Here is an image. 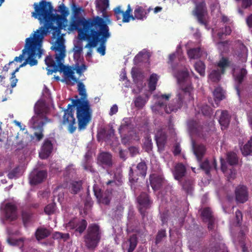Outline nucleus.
<instances>
[{
    "label": "nucleus",
    "mask_w": 252,
    "mask_h": 252,
    "mask_svg": "<svg viewBox=\"0 0 252 252\" xmlns=\"http://www.w3.org/2000/svg\"><path fill=\"white\" fill-rule=\"evenodd\" d=\"M176 77L181 89V92L177 94L176 97L167 106L165 101L169 100L171 95L162 94L158 97V100L155 103V107L159 109L163 108L167 114L176 112L183 106L187 108L188 104L192 102L194 99V89L189 72L186 70L179 71Z\"/></svg>",
    "instance_id": "1"
},
{
    "label": "nucleus",
    "mask_w": 252,
    "mask_h": 252,
    "mask_svg": "<svg viewBox=\"0 0 252 252\" xmlns=\"http://www.w3.org/2000/svg\"><path fill=\"white\" fill-rule=\"evenodd\" d=\"M33 6L34 11L32 12V16L41 22H44V25L32 34L41 42L42 43L49 29L60 32L61 29L65 27L64 22L66 20V17L54 14V8L50 2L42 0L38 3H34Z\"/></svg>",
    "instance_id": "2"
},
{
    "label": "nucleus",
    "mask_w": 252,
    "mask_h": 252,
    "mask_svg": "<svg viewBox=\"0 0 252 252\" xmlns=\"http://www.w3.org/2000/svg\"><path fill=\"white\" fill-rule=\"evenodd\" d=\"M77 90L80 98L75 95L76 99H71L73 105L76 107V117L78 121V128L79 130H84L91 121L92 109L89 101L87 99V94L85 85L77 79Z\"/></svg>",
    "instance_id": "3"
},
{
    "label": "nucleus",
    "mask_w": 252,
    "mask_h": 252,
    "mask_svg": "<svg viewBox=\"0 0 252 252\" xmlns=\"http://www.w3.org/2000/svg\"><path fill=\"white\" fill-rule=\"evenodd\" d=\"M106 21L98 16L86 19L83 17L73 18L70 27L72 30H77L80 38L86 40Z\"/></svg>",
    "instance_id": "4"
},
{
    "label": "nucleus",
    "mask_w": 252,
    "mask_h": 252,
    "mask_svg": "<svg viewBox=\"0 0 252 252\" xmlns=\"http://www.w3.org/2000/svg\"><path fill=\"white\" fill-rule=\"evenodd\" d=\"M24 48L22 50V53L19 57H16L14 60V62H22L24 59L25 55L27 54L28 57L25 62L20 65L19 67L25 66L27 64H29L31 66L36 65L37 61L35 58L37 56L38 58H41L43 54V50L41 49L42 42L39 41L33 36H31L26 38L25 41Z\"/></svg>",
    "instance_id": "5"
},
{
    "label": "nucleus",
    "mask_w": 252,
    "mask_h": 252,
    "mask_svg": "<svg viewBox=\"0 0 252 252\" xmlns=\"http://www.w3.org/2000/svg\"><path fill=\"white\" fill-rule=\"evenodd\" d=\"M34 115L30 120L31 127L35 131L33 133L37 141H40L44 137L43 126L48 123L52 122V120L46 116L45 104L42 100H38L34 107Z\"/></svg>",
    "instance_id": "6"
},
{
    "label": "nucleus",
    "mask_w": 252,
    "mask_h": 252,
    "mask_svg": "<svg viewBox=\"0 0 252 252\" xmlns=\"http://www.w3.org/2000/svg\"><path fill=\"white\" fill-rule=\"evenodd\" d=\"M110 35L109 28L106 22L86 39L88 43L85 45V48L95 47L99 43L100 45L97 49V52L101 55L104 56L105 54L106 43Z\"/></svg>",
    "instance_id": "7"
},
{
    "label": "nucleus",
    "mask_w": 252,
    "mask_h": 252,
    "mask_svg": "<svg viewBox=\"0 0 252 252\" xmlns=\"http://www.w3.org/2000/svg\"><path fill=\"white\" fill-rule=\"evenodd\" d=\"M132 9L129 4L126 11L121 9L120 6H118L114 9V15L117 20H122L123 23H128L130 20H144L147 17L149 10L144 8L142 6H136L134 9V15L132 13Z\"/></svg>",
    "instance_id": "8"
},
{
    "label": "nucleus",
    "mask_w": 252,
    "mask_h": 252,
    "mask_svg": "<svg viewBox=\"0 0 252 252\" xmlns=\"http://www.w3.org/2000/svg\"><path fill=\"white\" fill-rule=\"evenodd\" d=\"M55 45L53 49L58 52L55 55V59L57 63L56 65L58 66V71L63 72L64 76L70 79L73 81L74 82H77V79L74 76V72L73 70L69 66H66L63 65L61 61L63 59L65 56V49L64 44V39L62 37L58 38Z\"/></svg>",
    "instance_id": "9"
},
{
    "label": "nucleus",
    "mask_w": 252,
    "mask_h": 252,
    "mask_svg": "<svg viewBox=\"0 0 252 252\" xmlns=\"http://www.w3.org/2000/svg\"><path fill=\"white\" fill-rule=\"evenodd\" d=\"M101 238L99 226L96 223L90 224L84 236V242L87 248L94 250L98 245Z\"/></svg>",
    "instance_id": "10"
},
{
    "label": "nucleus",
    "mask_w": 252,
    "mask_h": 252,
    "mask_svg": "<svg viewBox=\"0 0 252 252\" xmlns=\"http://www.w3.org/2000/svg\"><path fill=\"white\" fill-rule=\"evenodd\" d=\"M73 107L75 106L72 104H68L67 109L64 110L62 121L63 125L67 126L68 130L71 133H73L77 128L76 119L74 117Z\"/></svg>",
    "instance_id": "11"
},
{
    "label": "nucleus",
    "mask_w": 252,
    "mask_h": 252,
    "mask_svg": "<svg viewBox=\"0 0 252 252\" xmlns=\"http://www.w3.org/2000/svg\"><path fill=\"white\" fill-rule=\"evenodd\" d=\"M222 239L220 235L216 231L211 233L210 247L205 252H228L225 250V245L221 242Z\"/></svg>",
    "instance_id": "12"
},
{
    "label": "nucleus",
    "mask_w": 252,
    "mask_h": 252,
    "mask_svg": "<svg viewBox=\"0 0 252 252\" xmlns=\"http://www.w3.org/2000/svg\"><path fill=\"white\" fill-rule=\"evenodd\" d=\"M188 127L192 133L200 137L205 139L209 135L210 129L208 126L201 125L196 121H189Z\"/></svg>",
    "instance_id": "13"
},
{
    "label": "nucleus",
    "mask_w": 252,
    "mask_h": 252,
    "mask_svg": "<svg viewBox=\"0 0 252 252\" xmlns=\"http://www.w3.org/2000/svg\"><path fill=\"white\" fill-rule=\"evenodd\" d=\"M147 170V164L144 161H142L138 163L134 171L131 167H130L128 173L129 182L131 183H134L137 181L139 176L145 177Z\"/></svg>",
    "instance_id": "14"
},
{
    "label": "nucleus",
    "mask_w": 252,
    "mask_h": 252,
    "mask_svg": "<svg viewBox=\"0 0 252 252\" xmlns=\"http://www.w3.org/2000/svg\"><path fill=\"white\" fill-rule=\"evenodd\" d=\"M221 170L224 173H227L228 165L235 166L238 164L239 158L237 154L234 152H228L226 153V160L221 158H220Z\"/></svg>",
    "instance_id": "15"
},
{
    "label": "nucleus",
    "mask_w": 252,
    "mask_h": 252,
    "mask_svg": "<svg viewBox=\"0 0 252 252\" xmlns=\"http://www.w3.org/2000/svg\"><path fill=\"white\" fill-rule=\"evenodd\" d=\"M192 12L200 24L206 25V22L204 16L207 12V7L204 0H202L196 4L195 7Z\"/></svg>",
    "instance_id": "16"
},
{
    "label": "nucleus",
    "mask_w": 252,
    "mask_h": 252,
    "mask_svg": "<svg viewBox=\"0 0 252 252\" xmlns=\"http://www.w3.org/2000/svg\"><path fill=\"white\" fill-rule=\"evenodd\" d=\"M138 202L140 205L139 211L142 219H144L146 215V210L149 208L152 203L149 199V196L145 192H142L137 198Z\"/></svg>",
    "instance_id": "17"
},
{
    "label": "nucleus",
    "mask_w": 252,
    "mask_h": 252,
    "mask_svg": "<svg viewBox=\"0 0 252 252\" xmlns=\"http://www.w3.org/2000/svg\"><path fill=\"white\" fill-rule=\"evenodd\" d=\"M17 206L12 202H8L5 204L4 211L5 220L13 221L17 220Z\"/></svg>",
    "instance_id": "18"
},
{
    "label": "nucleus",
    "mask_w": 252,
    "mask_h": 252,
    "mask_svg": "<svg viewBox=\"0 0 252 252\" xmlns=\"http://www.w3.org/2000/svg\"><path fill=\"white\" fill-rule=\"evenodd\" d=\"M248 188L244 185H239L235 189V197L237 202L244 203L248 199Z\"/></svg>",
    "instance_id": "19"
},
{
    "label": "nucleus",
    "mask_w": 252,
    "mask_h": 252,
    "mask_svg": "<svg viewBox=\"0 0 252 252\" xmlns=\"http://www.w3.org/2000/svg\"><path fill=\"white\" fill-rule=\"evenodd\" d=\"M47 173L45 170L34 171L30 175V181L32 185L41 183L47 177Z\"/></svg>",
    "instance_id": "20"
},
{
    "label": "nucleus",
    "mask_w": 252,
    "mask_h": 252,
    "mask_svg": "<svg viewBox=\"0 0 252 252\" xmlns=\"http://www.w3.org/2000/svg\"><path fill=\"white\" fill-rule=\"evenodd\" d=\"M94 194L98 201L104 204L108 205L111 200V193L108 191L104 192L99 189L94 188Z\"/></svg>",
    "instance_id": "21"
},
{
    "label": "nucleus",
    "mask_w": 252,
    "mask_h": 252,
    "mask_svg": "<svg viewBox=\"0 0 252 252\" xmlns=\"http://www.w3.org/2000/svg\"><path fill=\"white\" fill-rule=\"evenodd\" d=\"M149 181L151 186L155 191L159 190L164 183V178L162 175L152 174L150 175Z\"/></svg>",
    "instance_id": "22"
},
{
    "label": "nucleus",
    "mask_w": 252,
    "mask_h": 252,
    "mask_svg": "<svg viewBox=\"0 0 252 252\" xmlns=\"http://www.w3.org/2000/svg\"><path fill=\"white\" fill-rule=\"evenodd\" d=\"M53 149V144L49 139L44 140L39 153V157L42 159L48 158L51 154Z\"/></svg>",
    "instance_id": "23"
},
{
    "label": "nucleus",
    "mask_w": 252,
    "mask_h": 252,
    "mask_svg": "<svg viewBox=\"0 0 252 252\" xmlns=\"http://www.w3.org/2000/svg\"><path fill=\"white\" fill-rule=\"evenodd\" d=\"M97 162L107 167H111L113 165L112 156L108 152H102L97 157Z\"/></svg>",
    "instance_id": "24"
},
{
    "label": "nucleus",
    "mask_w": 252,
    "mask_h": 252,
    "mask_svg": "<svg viewBox=\"0 0 252 252\" xmlns=\"http://www.w3.org/2000/svg\"><path fill=\"white\" fill-rule=\"evenodd\" d=\"M138 244V237L136 234H132L123 245V249L127 252H133Z\"/></svg>",
    "instance_id": "25"
},
{
    "label": "nucleus",
    "mask_w": 252,
    "mask_h": 252,
    "mask_svg": "<svg viewBox=\"0 0 252 252\" xmlns=\"http://www.w3.org/2000/svg\"><path fill=\"white\" fill-rule=\"evenodd\" d=\"M155 139L158 148H163L167 141L166 133L162 129L158 130L155 135Z\"/></svg>",
    "instance_id": "26"
},
{
    "label": "nucleus",
    "mask_w": 252,
    "mask_h": 252,
    "mask_svg": "<svg viewBox=\"0 0 252 252\" xmlns=\"http://www.w3.org/2000/svg\"><path fill=\"white\" fill-rule=\"evenodd\" d=\"M192 149L193 153L195 155L197 160L199 162H201L206 152L205 146L202 144H196L193 142Z\"/></svg>",
    "instance_id": "27"
},
{
    "label": "nucleus",
    "mask_w": 252,
    "mask_h": 252,
    "mask_svg": "<svg viewBox=\"0 0 252 252\" xmlns=\"http://www.w3.org/2000/svg\"><path fill=\"white\" fill-rule=\"evenodd\" d=\"M186 173V168L183 163H179L175 165L173 174L176 180L181 181Z\"/></svg>",
    "instance_id": "28"
},
{
    "label": "nucleus",
    "mask_w": 252,
    "mask_h": 252,
    "mask_svg": "<svg viewBox=\"0 0 252 252\" xmlns=\"http://www.w3.org/2000/svg\"><path fill=\"white\" fill-rule=\"evenodd\" d=\"M45 62L48 66L47 70L48 75L52 74L53 72L58 71V66L56 65V63L51 56L46 57L45 59Z\"/></svg>",
    "instance_id": "29"
},
{
    "label": "nucleus",
    "mask_w": 252,
    "mask_h": 252,
    "mask_svg": "<svg viewBox=\"0 0 252 252\" xmlns=\"http://www.w3.org/2000/svg\"><path fill=\"white\" fill-rule=\"evenodd\" d=\"M230 116L226 110L222 111L219 122L221 126V129L226 128L229 124Z\"/></svg>",
    "instance_id": "30"
},
{
    "label": "nucleus",
    "mask_w": 252,
    "mask_h": 252,
    "mask_svg": "<svg viewBox=\"0 0 252 252\" xmlns=\"http://www.w3.org/2000/svg\"><path fill=\"white\" fill-rule=\"evenodd\" d=\"M113 135V131L110 130H107L104 128H102L98 132L97 139L98 141L100 140L108 141Z\"/></svg>",
    "instance_id": "31"
},
{
    "label": "nucleus",
    "mask_w": 252,
    "mask_h": 252,
    "mask_svg": "<svg viewBox=\"0 0 252 252\" xmlns=\"http://www.w3.org/2000/svg\"><path fill=\"white\" fill-rule=\"evenodd\" d=\"M93 161L91 157L87 154L85 156V160L82 163L83 169L88 172L94 173L95 172V169L93 166Z\"/></svg>",
    "instance_id": "32"
},
{
    "label": "nucleus",
    "mask_w": 252,
    "mask_h": 252,
    "mask_svg": "<svg viewBox=\"0 0 252 252\" xmlns=\"http://www.w3.org/2000/svg\"><path fill=\"white\" fill-rule=\"evenodd\" d=\"M95 3L98 10L104 14L109 6V0H96Z\"/></svg>",
    "instance_id": "33"
},
{
    "label": "nucleus",
    "mask_w": 252,
    "mask_h": 252,
    "mask_svg": "<svg viewBox=\"0 0 252 252\" xmlns=\"http://www.w3.org/2000/svg\"><path fill=\"white\" fill-rule=\"evenodd\" d=\"M230 62L228 59L222 57L217 63V66L220 68L221 74H224L227 67L230 66Z\"/></svg>",
    "instance_id": "34"
},
{
    "label": "nucleus",
    "mask_w": 252,
    "mask_h": 252,
    "mask_svg": "<svg viewBox=\"0 0 252 252\" xmlns=\"http://www.w3.org/2000/svg\"><path fill=\"white\" fill-rule=\"evenodd\" d=\"M50 234L49 230L44 228H38L36 230L35 235L37 240H40L48 237Z\"/></svg>",
    "instance_id": "35"
},
{
    "label": "nucleus",
    "mask_w": 252,
    "mask_h": 252,
    "mask_svg": "<svg viewBox=\"0 0 252 252\" xmlns=\"http://www.w3.org/2000/svg\"><path fill=\"white\" fill-rule=\"evenodd\" d=\"M201 217L204 222L214 219L213 212L209 207H205L203 209L201 214Z\"/></svg>",
    "instance_id": "36"
},
{
    "label": "nucleus",
    "mask_w": 252,
    "mask_h": 252,
    "mask_svg": "<svg viewBox=\"0 0 252 252\" xmlns=\"http://www.w3.org/2000/svg\"><path fill=\"white\" fill-rule=\"evenodd\" d=\"M241 152L244 156H248L252 154V135L248 142L241 149Z\"/></svg>",
    "instance_id": "37"
},
{
    "label": "nucleus",
    "mask_w": 252,
    "mask_h": 252,
    "mask_svg": "<svg viewBox=\"0 0 252 252\" xmlns=\"http://www.w3.org/2000/svg\"><path fill=\"white\" fill-rule=\"evenodd\" d=\"M82 187V182L79 181H72L69 186V190L71 193L77 194L78 193Z\"/></svg>",
    "instance_id": "38"
},
{
    "label": "nucleus",
    "mask_w": 252,
    "mask_h": 252,
    "mask_svg": "<svg viewBox=\"0 0 252 252\" xmlns=\"http://www.w3.org/2000/svg\"><path fill=\"white\" fill-rule=\"evenodd\" d=\"M181 182L182 189L187 193H190L192 189L193 181L190 179H186Z\"/></svg>",
    "instance_id": "39"
},
{
    "label": "nucleus",
    "mask_w": 252,
    "mask_h": 252,
    "mask_svg": "<svg viewBox=\"0 0 252 252\" xmlns=\"http://www.w3.org/2000/svg\"><path fill=\"white\" fill-rule=\"evenodd\" d=\"M198 113H201L203 116L210 117L212 114V109L208 105H202L198 106Z\"/></svg>",
    "instance_id": "40"
},
{
    "label": "nucleus",
    "mask_w": 252,
    "mask_h": 252,
    "mask_svg": "<svg viewBox=\"0 0 252 252\" xmlns=\"http://www.w3.org/2000/svg\"><path fill=\"white\" fill-rule=\"evenodd\" d=\"M188 55L192 59L199 58L201 56V49L199 47L190 49L188 51Z\"/></svg>",
    "instance_id": "41"
},
{
    "label": "nucleus",
    "mask_w": 252,
    "mask_h": 252,
    "mask_svg": "<svg viewBox=\"0 0 252 252\" xmlns=\"http://www.w3.org/2000/svg\"><path fill=\"white\" fill-rule=\"evenodd\" d=\"M194 66L195 70L201 76H204L205 72V65L203 62L198 61L195 63Z\"/></svg>",
    "instance_id": "42"
},
{
    "label": "nucleus",
    "mask_w": 252,
    "mask_h": 252,
    "mask_svg": "<svg viewBox=\"0 0 252 252\" xmlns=\"http://www.w3.org/2000/svg\"><path fill=\"white\" fill-rule=\"evenodd\" d=\"M135 106L139 109H142L146 103L147 100L141 95H138L133 100Z\"/></svg>",
    "instance_id": "43"
},
{
    "label": "nucleus",
    "mask_w": 252,
    "mask_h": 252,
    "mask_svg": "<svg viewBox=\"0 0 252 252\" xmlns=\"http://www.w3.org/2000/svg\"><path fill=\"white\" fill-rule=\"evenodd\" d=\"M247 74V70L244 68H242L240 69L238 73L234 75L235 81L239 85L241 84L243 82L244 78L246 76Z\"/></svg>",
    "instance_id": "44"
},
{
    "label": "nucleus",
    "mask_w": 252,
    "mask_h": 252,
    "mask_svg": "<svg viewBox=\"0 0 252 252\" xmlns=\"http://www.w3.org/2000/svg\"><path fill=\"white\" fill-rule=\"evenodd\" d=\"M158 80V78L156 74L154 73L150 76L148 83V87L151 91H153L156 90Z\"/></svg>",
    "instance_id": "45"
},
{
    "label": "nucleus",
    "mask_w": 252,
    "mask_h": 252,
    "mask_svg": "<svg viewBox=\"0 0 252 252\" xmlns=\"http://www.w3.org/2000/svg\"><path fill=\"white\" fill-rule=\"evenodd\" d=\"M215 101H220L224 98V94L222 89L220 87L216 88L213 92Z\"/></svg>",
    "instance_id": "46"
},
{
    "label": "nucleus",
    "mask_w": 252,
    "mask_h": 252,
    "mask_svg": "<svg viewBox=\"0 0 252 252\" xmlns=\"http://www.w3.org/2000/svg\"><path fill=\"white\" fill-rule=\"evenodd\" d=\"M88 225L87 221L84 219L79 220L77 226L75 229V231L79 232V233H82L86 229Z\"/></svg>",
    "instance_id": "47"
},
{
    "label": "nucleus",
    "mask_w": 252,
    "mask_h": 252,
    "mask_svg": "<svg viewBox=\"0 0 252 252\" xmlns=\"http://www.w3.org/2000/svg\"><path fill=\"white\" fill-rule=\"evenodd\" d=\"M222 74L221 73L220 70H213L209 75V77L210 79L215 82H219L220 79V75Z\"/></svg>",
    "instance_id": "48"
},
{
    "label": "nucleus",
    "mask_w": 252,
    "mask_h": 252,
    "mask_svg": "<svg viewBox=\"0 0 252 252\" xmlns=\"http://www.w3.org/2000/svg\"><path fill=\"white\" fill-rule=\"evenodd\" d=\"M7 242L11 246H17L20 248H22L24 246V241L22 238L13 239L9 237L7 239Z\"/></svg>",
    "instance_id": "49"
},
{
    "label": "nucleus",
    "mask_w": 252,
    "mask_h": 252,
    "mask_svg": "<svg viewBox=\"0 0 252 252\" xmlns=\"http://www.w3.org/2000/svg\"><path fill=\"white\" fill-rule=\"evenodd\" d=\"M166 237V230L164 229H161L158 230V233L156 235L155 239V243L156 244H158L160 243L162 239L165 238Z\"/></svg>",
    "instance_id": "50"
},
{
    "label": "nucleus",
    "mask_w": 252,
    "mask_h": 252,
    "mask_svg": "<svg viewBox=\"0 0 252 252\" xmlns=\"http://www.w3.org/2000/svg\"><path fill=\"white\" fill-rule=\"evenodd\" d=\"M200 162V168L205 171V173L207 175H208L210 174V165L209 162V160L208 159L205 160L203 162Z\"/></svg>",
    "instance_id": "51"
},
{
    "label": "nucleus",
    "mask_w": 252,
    "mask_h": 252,
    "mask_svg": "<svg viewBox=\"0 0 252 252\" xmlns=\"http://www.w3.org/2000/svg\"><path fill=\"white\" fill-rule=\"evenodd\" d=\"M79 219L74 218L71 220L68 223L66 224L65 227L67 229H75L77 226Z\"/></svg>",
    "instance_id": "52"
},
{
    "label": "nucleus",
    "mask_w": 252,
    "mask_h": 252,
    "mask_svg": "<svg viewBox=\"0 0 252 252\" xmlns=\"http://www.w3.org/2000/svg\"><path fill=\"white\" fill-rule=\"evenodd\" d=\"M22 217L24 224L26 226L31 221L32 215L29 212H23Z\"/></svg>",
    "instance_id": "53"
},
{
    "label": "nucleus",
    "mask_w": 252,
    "mask_h": 252,
    "mask_svg": "<svg viewBox=\"0 0 252 252\" xmlns=\"http://www.w3.org/2000/svg\"><path fill=\"white\" fill-rule=\"evenodd\" d=\"M55 210V205L54 204H49L44 208L45 213L48 215L53 214Z\"/></svg>",
    "instance_id": "54"
},
{
    "label": "nucleus",
    "mask_w": 252,
    "mask_h": 252,
    "mask_svg": "<svg viewBox=\"0 0 252 252\" xmlns=\"http://www.w3.org/2000/svg\"><path fill=\"white\" fill-rule=\"evenodd\" d=\"M59 10L61 13V16L66 17L69 14V11L68 9L63 4H62L59 6Z\"/></svg>",
    "instance_id": "55"
},
{
    "label": "nucleus",
    "mask_w": 252,
    "mask_h": 252,
    "mask_svg": "<svg viewBox=\"0 0 252 252\" xmlns=\"http://www.w3.org/2000/svg\"><path fill=\"white\" fill-rule=\"evenodd\" d=\"M131 124L130 120L128 118H125L123 120V122L120 126L119 129H124L128 127Z\"/></svg>",
    "instance_id": "56"
},
{
    "label": "nucleus",
    "mask_w": 252,
    "mask_h": 252,
    "mask_svg": "<svg viewBox=\"0 0 252 252\" xmlns=\"http://www.w3.org/2000/svg\"><path fill=\"white\" fill-rule=\"evenodd\" d=\"M176 58V55L174 53L171 54L168 56V61L167 63L171 66L172 69H174L176 65L174 64L173 62Z\"/></svg>",
    "instance_id": "57"
},
{
    "label": "nucleus",
    "mask_w": 252,
    "mask_h": 252,
    "mask_svg": "<svg viewBox=\"0 0 252 252\" xmlns=\"http://www.w3.org/2000/svg\"><path fill=\"white\" fill-rule=\"evenodd\" d=\"M75 69L76 73L81 76L83 74V72L86 69V66L84 64H82L81 65H77Z\"/></svg>",
    "instance_id": "58"
},
{
    "label": "nucleus",
    "mask_w": 252,
    "mask_h": 252,
    "mask_svg": "<svg viewBox=\"0 0 252 252\" xmlns=\"http://www.w3.org/2000/svg\"><path fill=\"white\" fill-rule=\"evenodd\" d=\"M145 52L143 51L140 52L134 58V61L136 63H139L143 61V57Z\"/></svg>",
    "instance_id": "59"
},
{
    "label": "nucleus",
    "mask_w": 252,
    "mask_h": 252,
    "mask_svg": "<svg viewBox=\"0 0 252 252\" xmlns=\"http://www.w3.org/2000/svg\"><path fill=\"white\" fill-rule=\"evenodd\" d=\"M82 50V47L78 45L75 46L74 48V56H77L79 57L80 56Z\"/></svg>",
    "instance_id": "60"
},
{
    "label": "nucleus",
    "mask_w": 252,
    "mask_h": 252,
    "mask_svg": "<svg viewBox=\"0 0 252 252\" xmlns=\"http://www.w3.org/2000/svg\"><path fill=\"white\" fill-rule=\"evenodd\" d=\"M235 217L237 223L238 224H240L243 219V215L242 212L240 210H238L236 211Z\"/></svg>",
    "instance_id": "61"
},
{
    "label": "nucleus",
    "mask_w": 252,
    "mask_h": 252,
    "mask_svg": "<svg viewBox=\"0 0 252 252\" xmlns=\"http://www.w3.org/2000/svg\"><path fill=\"white\" fill-rule=\"evenodd\" d=\"M252 5V0H242V7L244 9L248 8Z\"/></svg>",
    "instance_id": "62"
},
{
    "label": "nucleus",
    "mask_w": 252,
    "mask_h": 252,
    "mask_svg": "<svg viewBox=\"0 0 252 252\" xmlns=\"http://www.w3.org/2000/svg\"><path fill=\"white\" fill-rule=\"evenodd\" d=\"M129 151L131 156L134 157L139 153L138 148L135 147H131L129 148Z\"/></svg>",
    "instance_id": "63"
},
{
    "label": "nucleus",
    "mask_w": 252,
    "mask_h": 252,
    "mask_svg": "<svg viewBox=\"0 0 252 252\" xmlns=\"http://www.w3.org/2000/svg\"><path fill=\"white\" fill-rule=\"evenodd\" d=\"M18 79L16 78V76H12L10 78V87L13 88L16 87Z\"/></svg>",
    "instance_id": "64"
}]
</instances>
